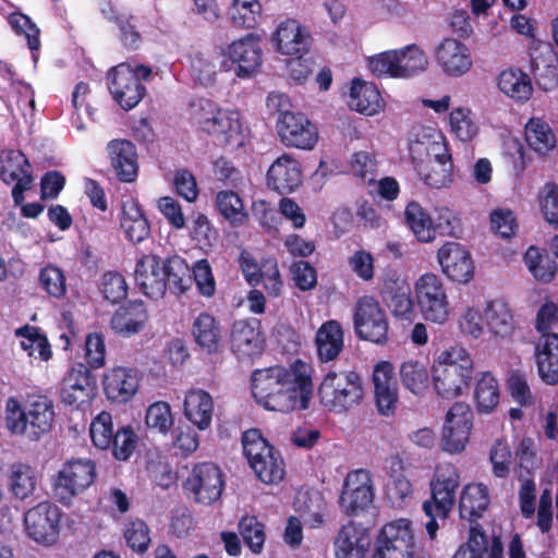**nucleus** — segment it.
<instances>
[{
  "mask_svg": "<svg viewBox=\"0 0 558 558\" xmlns=\"http://www.w3.org/2000/svg\"><path fill=\"white\" fill-rule=\"evenodd\" d=\"M61 518L62 510L57 505L41 501L25 512V532L34 542L51 546L59 539Z\"/></svg>",
  "mask_w": 558,
  "mask_h": 558,
  "instance_id": "16",
  "label": "nucleus"
},
{
  "mask_svg": "<svg viewBox=\"0 0 558 558\" xmlns=\"http://www.w3.org/2000/svg\"><path fill=\"white\" fill-rule=\"evenodd\" d=\"M266 182L269 189L279 194L295 192L303 183L300 161L291 154H282L268 168Z\"/></svg>",
  "mask_w": 558,
  "mask_h": 558,
  "instance_id": "24",
  "label": "nucleus"
},
{
  "mask_svg": "<svg viewBox=\"0 0 558 558\" xmlns=\"http://www.w3.org/2000/svg\"><path fill=\"white\" fill-rule=\"evenodd\" d=\"M524 138L531 150L539 156H546L553 151L557 145V137L543 118H531L524 129Z\"/></svg>",
  "mask_w": 558,
  "mask_h": 558,
  "instance_id": "46",
  "label": "nucleus"
},
{
  "mask_svg": "<svg viewBox=\"0 0 558 558\" xmlns=\"http://www.w3.org/2000/svg\"><path fill=\"white\" fill-rule=\"evenodd\" d=\"M5 427L10 433L24 436L31 440H38L49 433L54 422V408L46 397H36L24 407L11 397L5 403Z\"/></svg>",
  "mask_w": 558,
  "mask_h": 558,
  "instance_id": "4",
  "label": "nucleus"
},
{
  "mask_svg": "<svg viewBox=\"0 0 558 558\" xmlns=\"http://www.w3.org/2000/svg\"><path fill=\"white\" fill-rule=\"evenodd\" d=\"M218 56L210 51H196L189 57V72L192 80L201 85L208 86L216 81L218 73Z\"/></svg>",
  "mask_w": 558,
  "mask_h": 558,
  "instance_id": "57",
  "label": "nucleus"
},
{
  "mask_svg": "<svg viewBox=\"0 0 558 558\" xmlns=\"http://www.w3.org/2000/svg\"><path fill=\"white\" fill-rule=\"evenodd\" d=\"M151 70L144 65L131 66L120 63L108 73V88L117 104L124 110L136 107L145 95L142 81L149 77Z\"/></svg>",
  "mask_w": 558,
  "mask_h": 558,
  "instance_id": "11",
  "label": "nucleus"
},
{
  "mask_svg": "<svg viewBox=\"0 0 558 558\" xmlns=\"http://www.w3.org/2000/svg\"><path fill=\"white\" fill-rule=\"evenodd\" d=\"M372 381L378 412L385 416L392 415L399 401V388L395 378L393 365L388 361L378 362L374 366Z\"/></svg>",
  "mask_w": 558,
  "mask_h": 558,
  "instance_id": "25",
  "label": "nucleus"
},
{
  "mask_svg": "<svg viewBox=\"0 0 558 558\" xmlns=\"http://www.w3.org/2000/svg\"><path fill=\"white\" fill-rule=\"evenodd\" d=\"M433 56L441 73L451 78L466 75L474 65L469 46L454 37L441 38L435 45Z\"/></svg>",
  "mask_w": 558,
  "mask_h": 558,
  "instance_id": "19",
  "label": "nucleus"
},
{
  "mask_svg": "<svg viewBox=\"0 0 558 558\" xmlns=\"http://www.w3.org/2000/svg\"><path fill=\"white\" fill-rule=\"evenodd\" d=\"M408 148L411 162H417L427 158L436 159L441 154L449 153V144L445 134L436 125L416 124L412 128Z\"/></svg>",
  "mask_w": 558,
  "mask_h": 558,
  "instance_id": "23",
  "label": "nucleus"
},
{
  "mask_svg": "<svg viewBox=\"0 0 558 558\" xmlns=\"http://www.w3.org/2000/svg\"><path fill=\"white\" fill-rule=\"evenodd\" d=\"M389 480L386 484V494L395 507H402L410 502L414 495L411 481L402 473V461L398 457H390L385 465Z\"/></svg>",
  "mask_w": 558,
  "mask_h": 558,
  "instance_id": "41",
  "label": "nucleus"
},
{
  "mask_svg": "<svg viewBox=\"0 0 558 558\" xmlns=\"http://www.w3.org/2000/svg\"><path fill=\"white\" fill-rule=\"evenodd\" d=\"M353 324L355 333L360 339L376 344L387 342L389 330L388 317L375 298L365 295L359 299L353 315Z\"/></svg>",
  "mask_w": 558,
  "mask_h": 558,
  "instance_id": "14",
  "label": "nucleus"
},
{
  "mask_svg": "<svg viewBox=\"0 0 558 558\" xmlns=\"http://www.w3.org/2000/svg\"><path fill=\"white\" fill-rule=\"evenodd\" d=\"M348 106L361 114L373 117L383 112L386 101L373 82L354 77L349 85Z\"/></svg>",
  "mask_w": 558,
  "mask_h": 558,
  "instance_id": "31",
  "label": "nucleus"
},
{
  "mask_svg": "<svg viewBox=\"0 0 558 558\" xmlns=\"http://www.w3.org/2000/svg\"><path fill=\"white\" fill-rule=\"evenodd\" d=\"M532 70L542 89L553 90L558 86V59L547 44L541 47L538 54H532Z\"/></svg>",
  "mask_w": 558,
  "mask_h": 558,
  "instance_id": "48",
  "label": "nucleus"
},
{
  "mask_svg": "<svg viewBox=\"0 0 558 558\" xmlns=\"http://www.w3.org/2000/svg\"><path fill=\"white\" fill-rule=\"evenodd\" d=\"M94 396L89 371L82 364L74 365L63 377L60 397L64 404L81 409L89 404Z\"/></svg>",
  "mask_w": 558,
  "mask_h": 558,
  "instance_id": "28",
  "label": "nucleus"
},
{
  "mask_svg": "<svg viewBox=\"0 0 558 558\" xmlns=\"http://www.w3.org/2000/svg\"><path fill=\"white\" fill-rule=\"evenodd\" d=\"M374 500L372 475L368 471L360 469L347 474L339 504L347 514H356L368 508Z\"/></svg>",
  "mask_w": 558,
  "mask_h": 558,
  "instance_id": "21",
  "label": "nucleus"
},
{
  "mask_svg": "<svg viewBox=\"0 0 558 558\" xmlns=\"http://www.w3.org/2000/svg\"><path fill=\"white\" fill-rule=\"evenodd\" d=\"M497 86L506 97L518 104L526 102L533 94L530 76L517 68L501 71L497 77Z\"/></svg>",
  "mask_w": 558,
  "mask_h": 558,
  "instance_id": "44",
  "label": "nucleus"
},
{
  "mask_svg": "<svg viewBox=\"0 0 558 558\" xmlns=\"http://www.w3.org/2000/svg\"><path fill=\"white\" fill-rule=\"evenodd\" d=\"M475 363L462 344H451L437 351L432 361V384L437 397L453 400L470 388Z\"/></svg>",
  "mask_w": 558,
  "mask_h": 558,
  "instance_id": "2",
  "label": "nucleus"
},
{
  "mask_svg": "<svg viewBox=\"0 0 558 558\" xmlns=\"http://www.w3.org/2000/svg\"><path fill=\"white\" fill-rule=\"evenodd\" d=\"M89 435L97 448L108 449L114 437L112 415L107 411L98 413L90 422Z\"/></svg>",
  "mask_w": 558,
  "mask_h": 558,
  "instance_id": "63",
  "label": "nucleus"
},
{
  "mask_svg": "<svg viewBox=\"0 0 558 558\" xmlns=\"http://www.w3.org/2000/svg\"><path fill=\"white\" fill-rule=\"evenodd\" d=\"M399 59L400 78H411L427 71L429 60L426 51L416 44L396 49Z\"/></svg>",
  "mask_w": 558,
  "mask_h": 558,
  "instance_id": "55",
  "label": "nucleus"
},
{
  "mask_svg": "<svg viewBox=\"0 0 558 558\" xmlns=\"http://www.w3.org/2000/svg\"><path fill=\"white\" fill-rule=\"evenodd\" d=\"M120 228L125 239L134 244L142 243L149 236L150 225L137 199L129 198L122 203Z\"/></svg>",
  "mask_w": 558,
  "mask_h": 558,
  "instance_id": "36",
  "label": "nucleus"
},
{
  "mask_svg": "<svg viewBox=\"0 0 558 558\" xmlns=\"http://www.w3.org/2000/svg\"><path fill=\"white\" fill-rule=\"evenodd\" d=\"M110 165L122 182H134L138 173L136 148L128 140H112L107 144Z\"/></svg>",
  "mask_w": 558,
  "mask_h": 558,
  "instance_id": "34",
  "label": "nucleus"
},
{
  "mask_svg": "<svg viewBox=\"0 0 558 558\" xmlns=\"http://www.w3.org/2000/svg\"><path fill=\"white\" fill-rule=\"evenodd\" d=\"M371 545V536L364 526L348 522L338 531L333 541L336 558H365Z\"/></svg>",
  "mask_w": 558,
  "mask_h": 558,
  "instance_id": "32",
  "label": "nucleus"
},
{
  "mask_svg": "<svg viewBox=\"0 0 558 558\" xmlns=\"http://www.w3.org/2000/svg\"><path fill=\"white\" fill-rule=\"evenodd\" d=\"M0 179L5 184L15 183L12 198L15 206L22 205L24 192L33 186L31 165L23 153L9 149L0 151Z\"/></svg>",
  "mask_w": 558,
  "mask_h": 558,
  "instance_id": "20",
  "label": "nucleus"
},
{
  "mask_svg": "<svg viewBox=\"0 0 558 558\" xmlns=\"http://www.w3.org/2000/svg\"><path fill=\"white\" fill-rule=\"evenodd\" d=\"M192 335L196 343L208 353L218 351L221 336L216 318L206 312L198 314L192 325Z\"/></svg>",
  "mask_w": 558,
  "mask_h": 558,
  "instance_id": "53",
  "label": "nucleus"
},
{
  "mask_svg": "<svg viewBox=\"0 0 558 558\" xmlns=\"http://www.w3.org/2000/svg\"><path fill=\"white\" fill-rule=\"evenodd\" d=\"M473 418V411L465 402H456L449 408L441 428L444 451L457 454L465 450L472 435Z\"/></svg>",
  "mask_w": 558,
  "mask_h": 558,
  "instance_id": "15",
  "label": "nucleus"
},
{
  "mask_svg": "<svg viewBox=\"0 0 558 558\" xmlns=\"http://www.w3.org/2000/svg\"><path fill=\"white\" fill-rule=\"evenodd\" d=\"M457 327L466 339L477 340L483 337L486 327L485 308L476 305L465 306L458 316Z\"/></svg>",
  "mask_w": 558,
  "mask_h": 558,
  "instance_id": "60",
  "label": "nucleus"
},
{
  "mask_svg": "<svg viewBox=\"0 0 558 558\" xmlns=\"http://www.w3.org/2000/svg\"><path fill=\"white\" fill-rule=\"evenodd\" d=\"M474 404L478 414H492L500 400V385L490 371H481L475 375Z\"/></svg>",
  "mask_w": 558,
  "mask_h": 558,
  "instance_id": "40",
  "label": "nucleus"
},
{
  "mask_svg": "<svg viewBox=\"0 0 558 558\" xmlns=\"http://www.w3.org/2000/svg\"><path fill=\"white\" fill-rule=\"evenodd\" d=\"M252 393L268 411L306 410L314 395V367L298 359L286 366L256 369L252 374Z\"/></svg>",
  "mask_w": 558,
  "mask_h": 558,
  "instance_id": "1",
  "label": "nucleus"
},
{
  "mask_svg": "<svg viewBox=\"0 0 558 558\" xmlns=\"http://www.w3.org/2000/svg\"><path fill=\"white\" fill-rule=\"evenodd\" d=\"M0 72L8 78L10 85L5 94V104L13 118H22L28 122L35 111L34 90L23 81L15 80L10 68L0 61Z\"/></svg>",
  "mask_w": 558,
  "mask_h": 558,
  "instance_id": "30",
  "label": "nucleus"
},
{
  "mask_svg": "<svg viewBox=\"0 0 558 558\" xmlns=\"http://www.w3.org/2000/svg\"><path fill=\"white\" fill-rule=\"evenodd\" d=\"M399 377L405 390L416 397H423L429 390L432 368L420 360L409 359L400 364Z\"/></svg>",
  "mask_w": 558,
  "mask_h": 558,
  "instance_id": "43",
  "label": "nucleus"
},
{
  "mask_svg": "<svg viewBox=\"0 0 558 558\" xmlns=\"http://www.w3.org/2000/svg\"><path fill=\"white\" fill-rule=\"evenodd\" d=\"M523 263L532 277L543 283L554 280L558 266L549 254L537 246H530L524 255Z\"/></svg>",
  "mask_w": 558,
  "mask_h": 558,
  "instance_id": "51",
  "label": "nucleus"
},
{
  "mask_svg": "<svg viewBox=\"0 0 558 558\" xmlns=\"http://www.w3.org/2000/svg\"><path fill=\"white\" fill-rule=\"evenodd\" d=\"M244 454L256 476L265 484H276L284 477V462L281 454L275 450L257 429L244 433Z\"/></svg>",
  "mask_w": 558,
  "mask_h": 558,
  "instance_id": "8",
  "label": "nucleus"
},
{
  "mask_svg": "<svg viewBox=\"0 0 558 558\" xmlns=\"http://www.w3.org/2000/svg\"><path fill=\"white\" fill-rule=\"evenodd\" d=\"M436 259L444 277L456 284L466 286L476 276V263L472 252L464 244L446 241L437 252Z\"/></svg>",
  "mask_w": 558,
  "mask_h": 558,
  "instance_id": "13",
  "label": "nucleus"
},
{
  "mask_svg": "<svg viewBox=\"0 0 558 558\" xmlns=\"http://www.w3.org/2000/svg\"><path fill=\"white\" fill-rule=\"evenodd\" d=\"M96 476V464L92 459H68L51 477L52 495L61 505L68 507L76 496L94 484Z\"/></svg>",
  "mask_w": 558,
  "mask_h": 558,
  "instance_id": "6",
  "label": "nucleus"
},
{
  "mask_svg": "<svg viewBox=\"0 0 558 558\" xmlns=\"http://www.w3.org/2000/svg\"><path fill=\"white\" fill-rule=\"evenodd\" d=\"M191 238L203 251H208L218 240V231L204 214H196L191 222Z\"/></svg>",
  "mask_w": 558,
  "mask_h": 558,
  "instance_id": "62",
  "label": "nucleus"
},
{
  "mask_svg": "<svg viewBox=\"0 0 558 558\" xmlns=\"http://www.w3.org/2000/svg\"><path fill=\"white\" fill-rule=\"evenodd\" d=\"M215 403L211 395L201 388H192L184 395L183 414L198 430L210 428L214 418Z\"/></svg>",
  "mask_w": 558,
  "mask_h": 558,
  "instance_id": "33",
  "label": "nucleus"
},
{
  "mask_svg": "<svg viewBox=\"0 0 558 558\" xmlns=\"http://www.w3.org/2000/svg\"><path fill=\"white\" fill-rule=\"evenodd\" d=\"M21 349L28 357L47 362L52 357L51 345L46 335L37 327L25 325L14 331Z\"/></svg>",
  "mask_w": 558,
  "mask_h": 558,
  "instance_id": "50",
  "label": "nucleus"
},
{
  "mask_svg": "<svg viewBox=\"0 0 558 558\" xmlns=\"http://www.w3.org/2000/svg\"><path fill=\"white\" fill-rule=\"evenodd\" d=\"M414 295L425 322L444 326L450 320L452 308L446 286L438 275H421L414 282Z\"/></svg>",
  "mask_w": 558,
  "mask_h": 558,
  "instance_id": "7",
  "label": "nucleus"
},
{
  "mask_svg": "<svg viewBox=\"0 0 558 558\" xmlns=\"http://www.w3.org/2000/svg\"><path fill=\"white\" fill-rule=\"evenodd\" d=\"M447 126L449 133L462 143L474 141L481 132L478 118L468 106L454 107L448 114Z\"/></svg>",
  "mask_w": 558,
  "mask_h": 558,
  "instance_id": "45",
  "label": "nucleus"
},
{
  "mask_svg": "<svg viewBox=\"0 0 558 558\" xmlns=\"http://www.w3.org/2000/svg\"><path fill=\"white\" fill-rule=\"evenodd\" d=\"M294 506L308 529H319L325 524L328 515L327 502L318 490L299 493Z\"/></svg>",
  "mask_w": 558,
  "mask_h": 558,
  "instance_id": "42",
  "label": "nucleus"
},
{
  "mask_svg": "<svg viewBox=\"0 0 558 558\" xmlns=\"http://www.w3.org/2000/svg\"><path fill=\"white\" fill-rule=\"evenodd\" d=\"M104 392L108 400L123 404L131 401L140 389V376L131 367L113 366L102 376Z\"/></svg>",
  "mask_w": 558,
  "mask_h": 558,
  "instance_id": "27",
  "label": "nucleus"
},
{
  "mask_svg": "<svg viewBox=\"0 0 558 558\" xmlns=\"http://www.w3.org/2000/svg\"><path fill=\"white\" fill-rule=\"evenodd\" d=\"M489 505L487 486L482 483L466 484L460 496L459 511L462 519L470 521L481 518Z\"/></svg>",
  "mask_w": 558,
  "mask_h": 558,
  "instance_id": "49",
  "label": "nucleus"
},
{
  "mask_svg": "<svg viewBox=\"0 0 558 558\" xmlns=\"http://www.w3.org/2000/svg\"><path fill=\"white\" fill-rule=\"evenodd\" d=\"M460 486V473L450 462L437 464L429 482L430 497L423 505L425 514H438L446 520L456 505L457 490Z\"/></svg>",
  "mask_w": 558,
  "mask_h": 558,
  "instance_id": "10",
  "label": "nucleus"
},
{
  "mask_svg": "<svg viewBox=\"0 0 558 558\" xmlns=\"http://www.w3.org/2000/svg\"><path fill=\"white\" fill-rule=\"evenodd\" d=\"M405 222L417 241L430 243L436 239V230L430 215L417 202H410L404 210Z\"/></svg>",
  "mask_w": 558,
  "mask_h": 558,
  "instance_id": "52",
  "label": "nucleus"
},
{
  "mask_svg": "<svg viewBox=\"0 0 558 558\" xmlns=\"http://www.w3.org/2000/svg\"><path fill=\"white\" fill-rule=\"evenodd\" d=\"M215 204L218 213L232 226H243L248 219L242 197L234 191L222 190L216 194Z\"/></svg>",
  "mask_w": 558,
  "mask_h": 558,
  "instance_id": "56",
  "label": "nucleus"
},
{
  "mask_svg": "<svg viewBox=\"0 0 558 558\" xmlns=\"http://www.w3.org/2000/svg\"><path fill=\"white\" fill-rule=\"evenodd\" d=\"M148 320L147 310L142 301H131L119 307L110 325L113 331L124 338L141 332Z\"/></svg>",
  "mask_w": 558,
  "mask_h": 558,
  "instance_id": "38",
  "label": "nucleus"
},
{
  "mask_svg": "<svg viewBox=\"0 0 558 558\" xmlns=\"http://www.w3.org/2000/svg\"><path fill=\"white\" fill-rule=\"evenodd\" d=\"M412 165L420 180L430 187L441 189L451 182L453 163L450 151L437 159L432 157Z\"/></svg>",
  "mask_w": 558,
  "mask_h": 558,
  "instance_id": "37",
  "label": "nucleus"
},
{
  "mask_svg": "<svg viewBox=\"0 0 558 558\" xmlns=\"http://www.w3.org/2000/svg\"><path fill=\"white\" fill-rule=\"evenodd\" d=\"M134 280L148 298L160 299L167 291L163 260L156 254H144L135 263Z\"/></svg>",
  "mask_w": 558,
  "mask_h": 558,
  "instance_id": "26",
  "label": "nucleus"
},
{
  "mask_svg": "<svg viewBox=\"0 0 558 558\" xmlns=\"http://www.w3.org/2000/svg\"><path fill=\"white\" fill-rule=\"evenodd\" d=\"M228 14L231 23L243 29L255 28L262 15V4L259 0H232Z\"/></svg>",
  "mask_w": 558,
  "mask_h": 558,
  "instance_id": "59",
  "label": "nucleus"
},
{
  "mask_svg": "<svg viewBox=\"0 0 558 558\" xmlns=\"http://www.w3.org/2000/svg\"><path fill=\"white\" fill-rule=\"evenodd\" d=\"M187 114L193 125L219 145L236 148L245 142L246 129L240 112L234 109L221 107L208 98H198L190 102Z\"/></svg>",
  "mask_w": 558,
  "mask_h": 558,
  "instance_id": "3",
  "label": "nucleus"
},
{
  "mask_svg": "<svg viewBox=\"0 0 558 558\" xmlns=\"http://www.w3.org/2000/svg\"><path fill=\"white\" fill-rule=\"evenodd\" d=\"M537 203L544 219L558 227V184L545 183L537 193Z\"/></svg>",
  "mask_w": 558,
  "mask_h": 558,
  "instance_id": "64",
  "label": "nucleus"
},
{
  "mask_svg": "<svg viewBox=\"0 0 558 558\" xmlns=\"http://www.w3.org/2000/svg\"><path fill=\"white\" fill-rule=\"evenodd\" d=\"M534 357L541 379L547 385L558 384V333L539 336Z\"/></svg>",
  "mask_w": 558,
  "mask_h": 558,
  "instance_id": "35",
  "label": "nucleus"
},
{
  "mask_svg": "<svg viewBox=\"0 0 558 558\" xmlns=\"http://www.w3.org/2000/svg\"><path fill=\"white\" fill-rule=\"evenodd\" d=\"M230 345L239 359L259 355L265 347L259 320L253 318L234 322L230 332Z\"/></svg>",
  "mask_w": 558,
  "mask_h": 558,
  "instance_id": "29",
  "label": "nucleus"
},
{
  "mask_svg": "<svg viewBox=\"0 0 558 558\" xmlns=\"http://www.w3.org/2000/svg\"><path fill=\"white\" fill-rule=\"evenodd\" d=\"M484 308L486 327L493 337L504 339L513 332V314L508 303L502 300H492Z\"/></svg>",
  "mask_w": 558,
  "mask_h": 558,
  "instance_id": "47",
  "label": "nucleus"
},
{
  "mask_svg": "<svg viewBox=\"0 0 558 558\" xmlns=\"http://www.w3.org/2000/svg\"><path fill=\"white\" fill-rule=\"evenodd\" d=\"M185 489L198 504L210 505L217 501L223 490L220 469L213 463L195 465L185 481Z\"/></svg>",
  "mask_w": 558,
  "mask_h": 558,
  "instance_id": "22",
  "label": "nucleus"
},
{
  "mask_svg": "<svg viewBox=\"0 0 558 558\" xmlns=\"http://www.w3.org/2000/svg\"><path fill=\"white\" fill-rule=\"evenodd\" d=\"M365 396L363 379L356 372H328L318 387L319 402L331 413L343 414L361 404Z\"/></svg>",
  "mask_w": 558,
  "mask_h": 558,
  "instance_id": "5",
  "label": "nucleus"
},
{
  "mask_svg": "<svg viewBox=\"0 0 558 558\" xmlns=\"http://www.w3.org/2000/svg\"><path fill=\"white\" fill-rule=\"evenodd\" d=\"M38 484L37 471L25 463H14L10 468L9 486L13 496L24 500L33 496Z\"/></svg>",
  "mask_w": 558,
  "mask_h": 558,
  "instance_id": "58",
  "label": "nucleus"
},
{
  "mask_svg": "<svg viewBox=\"0 0 558 558\" xmlns=\"http://www.w3.org/2000/svg\"><path fill=\"white\" fill-rule=\"evenodd\" d=\"M276 131L280 143L287 148L311 151L319 141L317 125L301 112L277 119Z\"/></svg>",
  "mask_w": 558,
  "mask_h": 558,
  "instance_id": "18",
  "label": "nucleus"
},
{
  "mask_svg": "<svg viewBox=\"0 0 558 558\" xmlns=\"http://www.w3.org/2000/svg\"><path fill=\"white\" fill-rule=\"evenodd\" d=\"M416 555L417 546L410 520L397 519L380 529L373 558H415Z\"/></svg>",
  "mask_w": 558,
  "mask_h": 558,
  "instance_id": "12",
  "label": "nucleus"
},
{
  "mask_svg": "<svg viewBox=\"0 0 558 558\" xmlns=\"http://www.w3.org/2000/svg\"><path fill=\"white\" fill-rule=\"evenodd\" d=\"M315 347L322 363L335 361L344 348V331L338 320L325 322L316 331Z\"/></svg>",
  "mask_w": 558,
  "mask_h": 558,
  "instance_id": "39",
  "label": "nucleus"
},
{
  "mask_svg": "<svg viewBox=\"0 0 558 558\" xmlns=\"http://www.w3.org/2000/svg\"><path fill=\"white\" fill-rule=\"evenodd\" d=\"M165 280L167 289L174 294H184L192 287L191 268L179 255H172L163 260Z\"/></svg>",
  "mask_w": 558,
  "mask_h": 558,
  "instance_id": "54",
  "label": "nucleus"
},
{
  "mask_svg": "<svg viewBox=\"0 0 558 558\" xmlns=\"http://www.w3.org/2000/svg\"><path fill=\"white\" fill-rule=\"evenodd\" d=\"M398 62L397 51L391 49L366 58V68L377 77L400 78Z\"/></svg>",
  "mask_w": 558,
  "mask_h": 558,
  "instance_id": "61",
  "label": "nucleus"
},
{
  "mask_svg": "<svg viewBox=\"0 0 558 558\" xmlns=\"http://www.w3.org/2000/svg\"><path fill=\"white\" fill-rule=\"evenodd\" d=\"M269 43L279 56H306L313 44V36L305 25L295 19L280 21L271 32Z\"/></svg>",
  "mask_w": 558,
  "mask_h": 558,
  "instance_id": "17",
  "label": "nucleus"
},
{
  "mask_svg": "<svg viewBox=\"0 0 558 558\" xmlns=\"http://www.w3.org/2000/svg\"><path fill=\"white\" fill-rule=\"evenodd\" d=\"M220 70L233 72L240 80H250L263 65V50L258 35L248 33L231 41L222 51Z\"/></svg>",
  "mask_w": 558,
  "mask_h": 558,
  "instance_id": "9",
  "label": "nucleus"
}]
</instances>
